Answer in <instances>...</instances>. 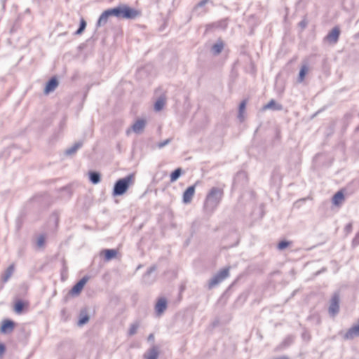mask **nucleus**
<instances>
[{
    "mask_svg": "<svg viewBox=\"0 0 359 359\" xmlns=\"http://www.w3.org/2000/svg\"><path fill=\"white\" fill-rule=\"evenodd\" d=\"M140 15V11L132 8L126 5L120 6L114 8L104 11L97 20V26L107 23L110 16L123 18L126 19H134Z\"/></svg>",
    "mask_w": 359,
    "mask_h": 359,
    "instance_id": "f257e3e1",
    "label": "nucleus"
},
{
    "mask_svg": "<svg viewBox=\"0 0 359 359\" xmlns=\"http://www.w3.org/2000/svg\"><path fill=\"white\" fill-rule=\"evenodd\" d=\"M223 196L222 189L217 187H212L208 194L205 203L204 208L206 210L212 211L219 203Z\"/></svg>",
    "mask_w": 359,
    "mask_h": 359,
    "instance_id": "f03ea898",
    "label": "nucleus"
},
{
    "mask_svg": "<svg viewBox=\"0 0 359 359\" xmlns=\"http://www.w3.org/2000/svg\"><path fill=\"white\" fill-rule=\"evenodd\" d=\"M134 181V175H129L127 177L118 180L114 188V195H122L128 189L130 184H131Z\"/></svg>",
    "mask_w": 359,
    "mask_h": 359,
    "instance_id": "7ed1b4c3",
    "label": "nucleus"
},
{
    "mask_svg": "<svg viewBox=\"0 0 359 359\" xmlns=\"http://www.w3.org/2000/svg\"><path fill=\"white\" fill-rule=\"evenodd\" d=\"M229 275V268H224L219 271L217 274H216L210 282V287H214L217 284L221 283L225 278H226Z\"/></svg>",
    "mask_w": 359,
    "mask_h": 359,
    "instance_id": "20e7f679",
    "label": "nucleus"
},
{
    "mask_svg": "<svg viewBox=\"0 0 359 359\" xmlns=\"http://www.w3.org/2000/svg\"><path fill=\"white\" fill-rule=\"evenodd\" d=\"M339 311V295L334 294L331 300L329 306V313L332 316H335Z\"/></svg>",
    "mask_w": 359,
    "mask_h": 359,
    "instance_id": "39448f33",
    "label": "nucleus"
},
{
    "mask_svg": "<svg viewBox=\"0 0 359 359\" xmlns=\"http://www.w3.org/2000/svg\"><path fill=\"white\" fill-rule=\"evenodd\" d=\"M88 280V277L85 276L82 278L70 290L69 294L72 296L79 295L82 290L83 289L85 285Z\"/></svg>",
    "mask_w": 359,
    "mask_h": 359,
    "instance_id": "423d86ee",
    "label": "nucleus"
},
{
    "mask_svg": "<svg viewBox=\"0 0 359 359\" xmlns=\"http://www.w3.org/2000/svg\"><path fill=\"white\" fill-rule=\"evenodd\" d=\"M147 121L145 119L143 118H139L135 121V123L133 124L131 127V130L135 133H142L146 126ZM130 129H128L127 130V134H130Z\"/></svg>",
    "mask_w": 359,
    "mask_h": 359,
    "instance_id": "0eeeda50",
    "label": "nucleus"
},
{
    "mask_svg": "<svg viewBox=\"0 0 359 359\" xmlns=\"http://www.w3.org/2000/svg\"><path fill=\"white\" fill-rule=\"evenodd\" d=\"M359 337V319L358 323L349 328L344 335L345 339H353Z\"/></svg>",
    "mask_w": 359,
    "mask_h": 359,
    "instance_id": "6e6552de",
    "label": "nucleus"
},
{
    "mask_svg": "<svg viewBox=\"0 0 359 359\" xmlns=\"http://www.w3.org/2000/svg\"><path fill=\"white\" fill-rule=\"evenodd\" d=\"M195 185L190 186L184 191L182 196L183 202L184 203H189L191 201L195 194Z\"/></svg>",
    "mask_w": 359,
    "mask_h": 359,
    "instance_id": "1a4fd4ad",
    "label": "nucleus"
},
{
    "mask_svg": "<svg viewBox=\"0 0 359 359\" xmlns=\"http://www.w3.org/2000/svg\"><path fill=\"white\" fill-rule=\"evenodd\" d=\"M340 30L338 27H334L331 32L327 35L326 39L328 41L335 43L339 39Z\"/></svg>",
    "mask_w": 359,
    "mask_h": 359,
    "instance_id": "9d476101",
    "label": "nucleus"
},
{
    "mask_svg": "<svg viewBox=\"0 0 359 359\" xmlns=\"http://www.w3.org/2000/svg\"><path fill=\"white\" fill-rule=\"evenodd\" d=\"M166 308H167L166 299L165 298L159 299L155 306V309H156V313L158 315H161L166 309Z\"/></svg>",
    "mask_w": 359,
    "mask_h": 359,
    "instance_id": "9b49d317",
    "label": "nucleus"
},
{
    "mask_svg": "<svg viewBox=\"0 0 359 359\" xmlns=\"http://www.w3.org/2000/svg\"><path fill=\"white\" fill-rule=\"evenodd\" d=\"M14 328V323L10 320H5L3 321L1 332L3 333H6L11 332Z\"/></svg>",
    "mask_w": 359,
    "mask_h": 359,
    "instance_id": "f8f14e48",
    "label": "nucleus"
},
{
    "mask_svg": "<svg viewBox=\"0 0 359 359\" xmlns=\"http://www.w3.org/2000/svg\"><path fill=\"white\" fill-rule=\"evenodd\" d=\"M58 82L55 78H52L46 84L44 93L48 94L50 92L53 91L57 86Z\"/></svg>",
    "mask_w": 359,
    "mask_h": 359,
    "instance_id": "ddd939ff",
    "label": "nucleus"
},
{
    "mask_svg": "<svg viewBox=\"0 0 359 359\" xmlns=\"http://www.w3.org/2000/svg\"><path fill=\"white\" fill-rule=\"evenodd\" d=\"M344 201V193L342 191H339L337 192L332 198V203L335 205H340Z\"/></svg>",
    "mask_w": 359,
    "mask_h": 359,
    "instance_id": "4468645a",
    "label": "nucleus"
},
{
    "mask_svg": "<svg viewBox=\"0 0 359 359\" xmlns=\"http://www.w3.org/2000/svg\"><path fill=\"white\" fill-rule=\"evenodd\" d=\"M270 109L280 110L282 109V107L280 105L277 104L274 100H271L267 104L263 107V110H267Z\"/></svg>",
    "mask_w": 359,
    "mask_h": 359,
    "instance_id": "2eb2a0df",
    "label": "nucleus"
},
{
    "mask_svg": "<svg viewBox=\"0 0 359 359\" xmlns=\"http://www.w3.org/2000/svg\"><path fill=\"white\" fill-rule=\"evenodd\" d=\"M102 254L107 260H110L116 256L117 252L115 250H105Z\"/></svg>",
    "mask_w": 359,
    "mask_h": 359,
    "instance_id": "dca6fc26",
    "label": "nucleus"
},
{
    "mask_svg": "<svg viewBox=\"0 0 359 359\" xmlns=\"http://www.w3.org/2000/svg\"><path fill=\"white\" fill-rule=\"evenodd\" d=\"M158 355V352L157 351V348L156 347H153L149 353L145 355L146 359H157Z\"/></svg>",
    "mask_w": 359,
    "mask_h": 359,
    "instance_id": "f3484780",
    "label": "nucleus"
},
{
    "mask_svg": "<svg viewBox=\"0 0 359 359\" xmlns=\"http://www.w3.org/2000/svg\"><path fill=\"white\" fill-rule=\"evenodd\" d=\"M224 48V43L222 41H219L212 46V51L214 54H219Z\"/></svg>",
    "mask_w": 359,
    "mask_h": 359,
    "instance_id": "a211bd4d",
    "label": "nucleus"
},
{
    "mask_svg": "<svg viewBox=\"0 0 359 359\" xmlns=\"http://www.w3.org/2000/svg\"><path fill=\"white\" fill-rule=\"evenodd\" d=\"M27 306V304H25L23 302L19 300L17 301L14 305V310L17 313H20L25 306Z\"/></svg>",
    "mask_w": 359,
    "mask_h": 359,
    "instance_id": "6ab92c4d",
    "label": "nucleus"
},
{
    "mask_svg": "<svg viewBox=\"0 0 359 359\" xmlns=\"http://www.w3.org/2000/svg\"><path fill=\"white\" fill-rule=\"evenodd\" d=\"M165 104V98H160L158 99L156 103H155V105H154V109L156 111H160L161 110L164 105Z\"/></svg>",
    "mask_w": 359,
    "mask_h": 359,
    "instance_id": "aec40b11",
    "label": "nucleus"
},
{
    "mask_svg": "<svg viewBox=\"0 0 359 359\" xmlns=\"http://www.w3.org/2000/svg\"><path fill=\"white\" fill-rule=\"evenodd\" d=\"M90 180L93 184H97L100 181V175L95 172H90L89 173Z\"/></svg>",
    "mask_w": 359,
    "mask_h": 359,
    "instance_id": "412c9836",
    "label": "nucleus"
},
{
    "mask_svg": "<svg viewBox=\"0 0 359 359\" xmlns=\"http://www.w3.org/2000/svg\"><path fill=\"white\" fill-rule=\"evenodd\" d=\"M182 170L180 168H177L170 174V182H173L176 181L180 176Z\"/></svg>",
    "mask_w": 359,
    "mask_h": 359,
    "instance_id": "4be33fe9",
    "label": "nucleus"
},
{
    "mask_svg": "<svg viewBox=\"0 0 359 359\" xmlns=\"http://www.w3.org/2000/svg\"><path fill=\"white\" fill-rule=\"evenodd\" d=\"M308 72V68L306 66L304 65L302 67L301 69H300V72H299V81H303L304 78H305V76H306V74Z\"/></svg>",
    "mask_w": 359,
    "mask_h": 359,
    "instance_id": "5701e85b",
    "label": "nucleus"
},
{
    "mask_svg": "<svg viewBox=\"0 0 359 359\" xmlns=\"http://www.w3.org/2000/svg\"><path fill=\"white\" fill-rule=\"evenodd\" d=\"M86 27V22L83 18H81L80 20V27L78 30L76 32V34H81L84 31Z\"/></svg>",
    "mask_w": 359,
    "mask_h": 359,
    "instance_id": "b1692460",
    "label": "nucleus"
},
{
    "mask_svg": "<svg viewBox=\"0 0 359 359\" xmlns=\"http://www.w3.org/2000/svg\"><path fill=\"white\" fill-rule=\"evenodd\" d=\"M13 271H14V266L13 265L10 266L6 271V274H5V276L4 278V281H7L8 280V278L11 276L12 273H13Z\"/></svg>",
    "mask_w": 359,
    "mask_h": 359,
    "instance_id": "393cba45",
    "label": "nucleus"
},
{
    "mask_svg": "<svg viewBox=\"0 0 359 359\" xmlns=\"http://www.w3.org/2000/svg\"><path fill=\"white\" fill-rule=\"evenodd\" d=\"M45 242H46L45 236L43 235L40 236L38 238L37 242H36L38 247H39V248L43 247Z\"/></svg>",
    "mask_w": 359,
    "mask_h": 359,
    "instance_id": "a878e982",
    "label": "nucleus"
},
{
    "mask_svg": "<svg viewBox=\"0 0 359 359\" xmlns=\"http://www.w3.org/2000/svg\"><path fill=\"white\" fill-rule=\"evenodd\" d=\"M290 243L286 241H280L278 245V248L279 250H284L290 245Z\"/></svg>",
    "mask_w": 359,
    "mask_h": 359,
    "instance_id": "bb28decb",
    "label": "nucleus"
},
{
    "mask_svg": "<svg viewBox=\"0 0 359 359\" xmlns=\"http://www.w3.org/2000/svg\"><path fill=\"white\" fill-rule=\"evenodd\" d=\"M137 328H138V325H137V324L132 325L129 329V334L130 335L135 334L137 332Z\"/></svg>",
    "mask_w": 359,
    "mask_h": 359,
    "instance_id": "cd10ccee",
    "label": "nucleus"
},
{
    "mask_svg": "<svg viewBox=\"0 0 359 359\" xmlns=\"http://www.w3.org/2000/svg\"><path fill=\"white\" fill-rule=\"evenodd\" d=\"M245 106H246V101L245 100H243L241 104H240V106H239V111H240V114H242L245 109Z\"/></svg>",
    "mask_w": 359,
    "mask_h": 359,
    "instance_id": "c85d7f7f",
    "label": "nucleus"
},
{
    "mask_svg": "<svg viewBox=\"0 0 359 359\" xmlns=\"http://www.w3.org/2000/svg\"><path fill=\"white\" fill-rule=\"evenodd\" d=\"M88 320H89V318L87 316H85L81 318V319L79 321V325H82L86 323L88 321Z\"/></svg>",
    "mask_w": 359,
    "mask_h": 359,
    "instance_id": "c756f323",
    "label": "nucleus"
},
{
    "mask_svg": "<svg viewBox=\"0 0 359 359\" xmlns=\"http://www.w3.org/2000/svg\"><path fill=\"white\" fill-rule=\"evenodd\" d=\"M5 351V346L3 344H0V355H2Z\"/></svg>",
    "mask_w": 359,
    "mask_h": 359,
    "instance_id": "7c9ffc66",
    "label": "nucleus"
},
{
    "mask_svg": "<svg viewBox=\"0 0 359 359\" xmlns=\"http://www.w3.org/2000/svg\"><path fill=\"white\" fill-rule=\"evenodd\" d=\"M77 149H78V146H76L74 148L67 150V153L69 154H72V153L75 152Z\"/></svg>",
    "mask_w": 359,
    "mask_h": 359,
    "instance_id": "2f4dec72",
    "label": "nucleus"
},
{
    "mask_svg": "<svg viewBox=\"0 0 359 359\" xmlns=\"http://www.w3.org/2000/svg\"><path fill=\"white\" fill-rule=\"evenodd\" d=\"M154 334H150L149 335V337H148V340H149V341H153V340H154Z\"/></svg>",
    "mask_w": 359,
    "mask_h": 359,
    "instance_id": "473e14b6",
    "label": "nucleus"
},
{
    "mask_svg": "<svg viewBox=\"0 0 359 359\" xmlns=\"http://www.w3.org/2000/svg\"><path fill=\"white\" fill-rule=\"evenodd\" d=\"M167 142H168V141H166L165 142L161 143L160 144V147H162L165 146L167 144Z\"/></svg>",
    "mask_w": 359,
    "mask_h": 359,
    "instance_id": "72a5a7b5",
    "label": "nucleus"
}]
</instances>
